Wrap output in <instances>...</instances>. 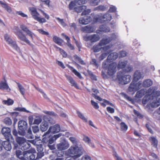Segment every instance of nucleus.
<instances>
[{
  "label": "nucleus",
  "instance_id": "nucleus-1",
  "mask_svg": "<svg viewBox=\"0 0 160 160\" xmlns=\"http://www.w3.org/2000/svg\"><path fill=\"white\" fill-rule=\"evenodd\" d=\"M118 57V54L116 52L110 53L108 56L107 59L104 61L102 64V68L107 69V74L105 72L102 71L101 75L104 79L108 78L112 76L117 71V63L116 62H112L109 64V62H111L115 60Z\"/></svg>",
  "mask_w": 160,
  "mask_h": 160
},
{
  "label": "nucleus",
  "instance_id": "nucleus-2",
  "mask_svg": "<svg viewBox=\"0 0 160 160\" xmlns=\"http://www.w3.org/2000/svg\"><path fill=\"white\" fill-rule=\"evenodd\" d=\"M82 154V148L78 146H72L66 152L65 155L68 157L72 156V158L75 160L80 157Z\"/></svg>",
  "mask_w": 160,
  "mask_h": 160
},
{
  "label": "nucleus",
  "instance_id": "nucleus-3",
  "mask_svg": "<svg viewBox=\"0 0 160 160\" xmlns=\"http://www.w3.org/2000/svg\"><path fill=\"white\" fill-rule=\"evenodd\" d=\"M13 30L14 34L16 35L18 39L26 42L30 46L32 45V44L30 43L29 40L27 38L26 35L23 33L22 31L19 29L18 27H15Z\"/></svg>",
  "mask_w": 160,
  "mask_h": 160
},
{
  "label": "nucleus",
  "instance_id": "nucleus-4",
  "mask_svg": "<svg viewBox=\"0 0 160 160\" xmlns=\"http://www.w3.org/2000/svg\"><path fill=\"white\" fill-rule=\"evenodd\" d=\"M29 12L32 16V18L40 23H43L46 22V19L43 18L39 17L40 14L37 12L36 8L29 7L28 8Z\"/></svg>",
  "mask_w": 160,
  "mask_h": 160
},
{
  "label": "nucleus",
  "instance_id": "nucleus-5",
  "mask_svg": "<svg viewBox=\"0 0 160 160\" xmlns=\"http://www.w3.org/2000/svg\"><path fill=\"white\" fill-rule=\"evenodd\" d=\"M117 78L119 83L125 85L129 83L131 80V77L129 75H124L122 72H119L117 75Z\"/></svg>",
  "mask_w": 160,
  "mask_h": 160
},
{
  "label": "nucleus",
  "instance_id": "nucleus-6",
  "mask_svg": "<svg viewBox=\"0 0 160 160\" xmlns=\"http://www.w3.org/2000/svg\"><path fill=\"white\" fill-rule=\"evenodd\" d=\"M36 152V150L33 148L23 152V156L22 157V160H34L35 159L34 153Z\"/></svg>",
  "mask_w": 160,
  "mask_h": 160
},
{
  "label": "nucleus",
  "instance_id": "nucleus-7",
  "mask_svg": "<svg viewBox=\"0 0 160 160\" xmlns=\"http://www.w3.org/2000/svg\"><path fill=\"white\" fill-rule=\"evenodd\" d=\"M60 130V126L58 124H56L53 126L50 127L48 130L43 135L42 138V141L43 142H46L47 140H46V136L49 134L50 132L52 133H55L58 132Z\"/></svg>",
  "mask_w": 160,
  "mask_h": 160
},
{
  "label": "nucleus",
  "instance_id": "nucleus-8",
  "mask_svg": "<svg viewBox=\"0 0 160 160\" xmlns=\"http://www.w3.org/2000/svg\"><path fill=\"white\" fill-rule=\"evenodd\" d=\"M19 130L18 133L20 135H26V131L28 128V124L27 122L24 120L19 121L18 123Z\"/></svg>",
  "mask_w": 160,
  "mask_h": 160
},
{
  "label": "nucleus",
  "instance_id": "nucleus-9",
  "mask_svg": "<svg viewBox=\"0 0 160 160\" xmlns=\"http://www.w3.org/2000/svg\"><path fill=\"white\" fill-rule=\"evenodd\" d=\"M136 82L132 80L128 88V91L130 92H135L139 90L142 86V83L139 82L137 83Z\"/></svg>",
  "mask_w": 160,
  "mask_h": 160
},
{
  "label": "nucleus",
  "instance_id": "nucleus-10",
  "mask_svg": "<svg viewBox=\"0 0 160 160\" xmlns=\"http://www.w3.org/2000/svg\"><path fill=\"white\" fill-rule=\"evenodd\" d=\"M118 36L114 33L111 34L110 36L106 38H103L99 42L101 45H104L109 43L112 41L115 40L117 38Z\"/></svg>",
  "mask_w": 160,
  "mask_h": 160
},
{
  "label": "nucleus",
  "instance_id": "nucleus-11",
  "mask_svg": "<svg viewBox=\"0 0 160 160\" xmlns=\"http://www.w3.org/2000/svg\"><path fill=\"white\" fill-rule=\"evenodd\" d=\"M57 148L59 151H60V154L58 152L57 154V156L59 157H61L63 156V152L62 151L68 148L69 147V144L67 142L61 143L57 144Z\"/></svg>",
  "mask_w": 160,
  "mask_h": 160
},
{
  "label": "nucleus",
  "instance_id": "nucleus-12",
  "mask_svg": "<svg viewBox=\"0 0 160 160\" xmlns=\"http://www.w3.org/2000/svg\"><path fill=\"white\" fill-rule=\"evenodd\" d=\"M4 37L5 40L8 42V44L11 46L14 49L17 51L20 50L16 42L13 41L10 38L8 34H5L4 35Z\"/></svg>",
  "mask_w": 160,
  "mask_h": 160
},
{
  "label": "nucleus",
  "instance_id": "nucleus-13",
  "mask_svg": "<svg viewBox=\"0 0 160 160\" xmlns=\"http://www.w3.org/2000/svg\"><path fill=\"white\" fill-rule=\"evenodd\" d=\"M4 37L5 40L8 42V44L11 46L14 49L17 51L20 50L16 42L13 41L10 38L8 34H5L4 35Z\"/></svg>",
  "mask_w": 160,
  "mask_h": 160
},
{
  "label": "nucleus",
  "instance_id": "nucleus-14",
  "mask_svg": "<svg viewBox=\"0 0 160 160\" xmlns=\"http://www.w3.org/2000/svg\"><path fill=\"white\" fill-rule=\"evenodd\" d=\"M102 45L99 44V42L98 44H95L92 48V50L94 52H98L102 49L104 52H106L107 50L109 49L112 46L108 45L106 46L103 47H102Z\"/></svg>",
  "mask_w": 160,
  "mask_h": 160
},
{
  "label": "nucleus",
  "instance_id": "nucleus-15",
  "mask_svg": "<svg viewBox=\"0 0 160 160\" xmlns=\"http://www.w3.org/2000/svg\"><path fill=\"white\" fill-rule=\"evenodd\" d=\"M2 132L6 140H9L12 138L10 128L8 127H3L2 130Z\"/></svg>",
  "mask_w": 160,
  "mask_h": 160
},
{
  "label": "nucleus",
  "instance_id": "nucleus-16",
  "mask_svg": "<svg viewBox=\"0 0 160 160\" xmlns=\"http://www.w3.org/2000/svg\"><path fill=\"white\" fill-rule=\"evenodd\" d=\"M100 39L99 36L97 34H93L86 37L85 38V41H89L92 43L96 42Z\"/></svg>",
  "mask_w": 160,
  "mask_h": 160
},
{
  "label": "nucleus",
  "instance_id": "nucleus-17",
  "mask_svg": "<svg viewBox=\"0 0 160 160\" xmlns=\"http://www.w3.org/2000/svg\"><path fill=\"white\" fill-rule=\"evenodd\" d=\"M148 93L150 97H151V99H156L158 97L160 96V92L159 91H155L153 90L151 88H149L148 91Z\"/></svg>",
  "mask_w": 160,
  "mask_h": 160
},
{
  "label": "nucleus",
  "instance_id": "nucleus-18",
  "mask_svg": "<svg viewBox=\"0 0 160 160\" xmlns=\"http://www.w3.org/2000/svg\"><path fill=\"white\" fill-rule=\"evenodd\" d=\"M92 95L95 98L98 100V101H101L102 100L103 101L104 103H101V105L103 107H106V105L105 103L109 105L112 106H114V105L112 103H111L109 101L105 99L102 100L100 97L97 96L96 94L92 93Z\"/></svg>",
  "mask_w": 160,
  "mask_h": 160
},
{
  "label": "nucleus",
  "instance_id": "nucleus-19",
  "mask_svg": "<svg viewBox=\"0 0 160 160\" xmlns=\"http://www.w3.org/2000/svg\"><path fill=\"white\" fill-rule=\"evenodd\" d=\"M7 140V141H3L2 142V145L0 147V151L2 150L3 148L7 151H10L11 149L12 146L9 142L10 139Z\"/></svg>",
  "mask_w": 160,
  "mask_h": 160
},
{
  "label": "nucleus",
  "instance_id": "nucleus-20",
  "mask_svg": "<svg viewBox=\"0 0 160 160\" xmlns=\"http://www.w3.org/2000/svg\"><path fill=\"white\" fill-rule=\"evenodd\" d=\"M20 28L22 30L26 33V35L30 36L32 40H33V35L34 34L26 26L24 25H21L20 26Z\"/></svg>",
  "mask_w": 160,
  "mask_h": 160
},
{
  "label": "nucleus",
  "instance_id": "nucleus-21",
  "mask_svg": "<svg viewBox=\"0 0 160 160\" xmlns=\"http://www.w3.org/2000/svg\"><path fill=\"white\" fill-rule=\"evenodd\" d=\"M96 28L94 26L91 25H88L81 28V30L85 32L91 33L94 32Z\"/></svg>",
  "mask_w": 160,
  "mask_h": 160
},
{
  "label": "nucleus",
  "instance_id": "nucleus-22",
  "mask_svg": "<svg viewBox=\"0 0 160 160\" xmlns=\"http://www.w3.org/2000/svg\"><path fill=\"white\" fill-rule=\"evenodd\" d=\"M110 31V28L107 25L103 24L100 25L99 27V29L97 30L96 32L97 33H100V32H109Z\"/></svg>",
  "mask_w": 160,
  "mask_h": 160
},
{
  "label": "nucleus",
  "instance_id": "nucleus-23",
  "mask_svg": "<svg viewBox=\"0 0 160 160\" xmlns=\"http://www.w3.org/2000/svg\"><path fill=\"white\" fill-rule=\"evenodd\" d=\"M92 20L91 17L85 16L83 18H81L79 19V22L82 24H87L89 23Z\"/></svg>",
  "mask_w": 160,
  "mask_h": 160
},
{
  "label": "nucleus",
  "instance_id": "nucleus-24",
  "mask_svg": "<svg viewBox=\"0 0 160 160\" xmlns=\"http://www.w3.org/2000/svg\"><path fill=\"white\" fill-rule=\"evenodd\" d=\"M101 23L108 22L112 19L111 15L108 13H106L103 15H101Z\"/></svg>",
  "mask_w": 160,
  "mask_h": 160
},
{
  "label": "nucleus",
  "instance_id": "nucleus-25",
  "mask_svg": "<svg viewBox=\"0 0 160 160\" xmlns=\"http://www.w3.org/2000/svg\"><path fill=\"white\" fill-rule=\"evenodd\" d=\"M65 76L67 78V80L70 83L71 86L74 87L76 89H79V87L77 84L76 82L75 81L72 77L67 75H65Z\"/></svg>",
  "mask_w": 160,
  "mask_h": 160
},
{
  "label": "nucleus",
  "instance_id": "nucleus-26",
  "mask_svg": "<svg viewBox=\"0 0 160 160\" xmlns=\"http://www.w3.org/2000/svg\"><path fill=\"white\" fill-rule=\"evenodd\" d=\"M142 73L139 70L136 71L134 73L133 80L137 82L142 77Z\"/></svg>",
  "mask_w": 160,
  "mask_h": 160
},
{
  "label": "nucleus",
  "instance_id": "nucleus-27",
  "mask_svg": "<svg viewBox=\"0 0 160 160\" xmlns=\"http://www.w3.org/2000/svg\"><path fill=\"white\" fill-rule=\"evenodd\" d=\"M62 35L64 37L66 40H67L66 44L71 50H74L75 48L73 45H72L70 42V38L67 35L64 34V33L62 34Z\"/></svg>",
  "mask_w": 160,
  "mask_h": 160
},
{
  "label": "nucleus",
  "instance_id": "nucleus-28",
  "mask_svg": "<svg viewBox=\"0 0 160 160\" xmlns=\"http://www.w3.org/2000/svg\"><path fill=\"white\" fill-rule=\"evenodd\" d=\"M128 62L127 61H120L119 62L117 66L118 68V70L122 69H125L128 64Z\"/></svg>",
  "mask_w": 160,
  "mask_h": 160
},
{
  "label": "nucleus",
  "instance_id": "nucleus-29",
  "mask_svg": "<svg viewBox=\"0 0 160 160\" xmlns=\"http://www.w3.org/2000/svg\"><path fill=\"white\" fill-rule=\"evenodd\" d=\"M68 68L73 72L74 74L77 76L80 79H82V78L81 74L78 72L73 67L70 66L69 65L68 66Z\"/></svg>",
  "mask_w": 160,
  "mask_h": 160
},
{
  "label": "nucleus",
  "instance_id": "nucleus-30",
  "mask_svg": "<svg viewBox=\"0 0 160 160\" xmlns=\"http://www.w3.org/2000/svg\"><path fill=\"white\" fill-rule=\"evenodd\" d=\"M149 140L151 142L152 145L156 148H157L158 141L156 138L153 137H150Z\"/></svg>",
  "mask_w": 160,
  "mask_h": 160
},
{
  "label": "nucleus",
  "instance_id": "nucleus-31",
  "mask_svg": "<svg viewBox=\"0 0 160 160\" xmlns=\"http://www.w3.org/2000/svg\"><path fill=\"white\" fill-rule=\"evenodd\" d=\"M48 128V122H43L40 126V130L42 132L46 131Z\"/></svg>",
  "mask_w": 160,
  "mask_h": 160
},
{
  "label": "nucleus",
  "instance_id": "nucleus-32",
  "mask_svg": "<svg viewBox=\"0 0 160 160\" xmlns=\"http://www.w3.org/2000/svg\"><path fill=\"white\" fill-rule=\"evenodd\" d=\"M78 6H79L77 0L72 1L69 4L68 7L70 10L75 9Z\"/></svg>",
  "mask_w": 160,
  "mask_h": 160
},
{
  "label": "nucleus",
  "instance_id": "nucleus-33",
  "mask_svg": "<svg viewBox=\"0 0 160 160\" xmlns=\"http://www.w3.org/2000/svg\"><path fill=\"white\" fill-rule=\"evenodd\" d=\"M0 4L2 5V7L8 12L10 13L12 12V9L11 8L8 6L7 4L0 1Z\"/></svg>",
  "mask_w": 160,
  "mask_h": 160
},
{
  "label": "nucleus",
  "instance_id": "nucleus-34",
  "mask_svg": "<svg viewBox=\"0 0 160 160\" xmlns=\"http://www.w3.org/2000/svg\"><path fill=\"white\" fill-rule=\"evenodd\" d=\"M16 141L21 146L27 141L25 138L20 137H18L16 138Z\"/></svg>",
  "mask_w": 160,
  "mask_h": 160
},
{
  "label": "nucleus",
  "instance_id": "nucleus-35",
  "mask_svg": "<svg viewBox=\"0 0 160 160\" xmlns=\"http://www.w3.org/2000/svg\"><path fill=\"white\" fill-rule=\"evenodd\" d=\"M152 84V81L150 79H148L144 80L142 83V86L144 87H149Z\"/></svg>",
  "mask_w": 160,
  "mask_h": 160
},
{
  "label": "nucleus",
  "instance_id": "nucleus-36",
  "mask_svg": "<svg viewBox=\"0 0 160 160\" xmlns=\"http://www.w3.org/2000/svg\"><path fill=\"white\" fill-rule=\"evenodd\" d=\"M145 92V91L144 89H142L137 92L135 97L138 98H141L144 96Z\"/></svg>",
  "mask_w": 160,
  "mask_h": 160
},
{
  "label": "nucleus",
  "instance_id": "nucleus-37",
  "mask_svg": "<svg viewBox=\"0 0 160 160\" xmlns=\"http://www.w3.org/2000/svg\"><path fill=\"white\" fill-rule=\"evenodd\" d=\"M16 83L18 85L20 92L23 96H24L25 92V89L19 83L16 82Z\"/></svg>",
  "mask_w": 160,
  "mask_h": 160
},
{
  "label": "nucleus",
  "instance_id": "nucleus-38",
  "mask_svg": "<svg viewBox=\"0 0 160 160\" xmlns=\"http://www.w3.org/2000/svg\"><path fill=\"white\" fill-rule=\"evenodd\" d=\"M53 42L59 45H61L63 42L62 39L56 36H54L53 38Z\"/></svg>",
  "mask_w": 160,
  "mask_h": 160
},
{
  "label": "nucleus",
  "instance_id": "nucleus-39",
  "mask_svg": "<svg viewBox=\"0 0 160 160\" xmlns=\"http://www.w3.org/2000/svg\"><path fill=\"white\" fill-rule=\"evenodd\" d=\"M112 51L109 49L106 52V53H102L99 57V59L100 61H101L103 60L108 55V54L112 52Z\"/></svg>",
  "mask_w": 160,
  "mask_h": 160
},
{
  "label": "nucleus",
  "instance_id": "nucleus-40",
  "mask_svg": "<svg viewBox=\"0 0 160 160\" xmlns=\"http://www.w3.org/2000/svg\"><path fill=\"white\" fill-rule=\"evenodd\" d=\"M8 89L10 90L8 84L6 83V80H5L4 82H2L0 84V89L8 90Z\"/></svg>",
  "mask_w": 160,
  "mask_h": 160
},
{
  "label": "nucleus",
  "instance_id": "nucleus-41",
  "mask_svg": "<svg viewBox=\"0 0 160 160\" xmlns=\"http://www.w3.org/2000/svg\"><path fill=\"white\" fill-rule=\"evenodd\" d=\"M74 57L75 60L78 61L79 63L82 65H85L86 63L82 59L77 55L74 56Z\"/></svg>",
  "mask_w": 160,
  "mask_h": 160
},
{
  "label": "nucleus",
  "instance_id": "nucleus-42",
  "mask_svg": "<svg viewBox=\"0 0 160 160\" xmlns=\"http://www.w3.org/2000/svg\"><path fill=\"white\" fill-rule=\"evenodd\" d=\"M30 147V143L26 141L21 146V149L22 150H25L29 148Z\"/></svg>",
  "mask_w": 160,
  "mask_h": 160
},
{
  "label": "nucleus",
  "instance_id": "nucleus-43",
  "mask_svg": "<svg viewBox=\"0 0 160 160\" xmlns=\"http://www.w3.org/2000/svg\"><path fill=\"white\" fill-rule=\"evenodd\" d=\"M54 47L55 48L58 49L59 51L61 54L62 55L63 57L66 58L67 57V53L63 50L60 48L58 47L56 45H54Z\"/></svg>",
  "mask_w": 160,
  "mask_h": 160
},
{
  "label": "nucleus",
  "instance_id": "nucleus-44",
  "mask_svg": "<svg viewBox=\"0 0 160 160\" xmlns=\"http://www.w3.org/2000/svg\"><path fill=\"white\" fill-rule=\"evenodd\" d=\"M13 103V101L10 98L8 99L7 100H4L2 101L3 104L7 105L8 106L12 105Z\"/></svg>",
  "mask_w": 160,
  "mask_h": 160
},
{
  "label": "nucleus",
  "instance_id": "nucleus-45",
  "mask_svg": "<svg viewBox=\"0 0 160 160\" xmlns=\"http://www.w3.org/2000/svg\"><path fill=\"white\" fill-rule=\"evenodd\" d=\"M26 137L28 138L33 139L34 138V136L32 134V132L30 128L28 129Z\"/></svg>",
  "mask_w": 160,
  "mask_h": 160
},
{
  "label": "nucleus",
  "instance_id": "nucleus-46",
  "mask_svg": "<svg viewBox=\"0 0 160 160\" xmlns=\"http://www.w3.org/2000/svg\"><path fill=\"white\" fill-rule=\"evenodd\" d=\"M120 128L122 131L126 132L128 129V126L123 122L120 123Z\"/></svg>",
  "mask_w": 160,
  "mask_h": 160
},
{
  "label": "nucleus",
  "instance_id": "nucleus-47",
  "mask_svg": "<svg viewBox=\"0 0 160 160\" xmlns=\"http://www.w3.org/2000/svg\"><path fill=\"white\" fill-rule=\"evenodd\" d=\"M159 105H160V98L158 101L153 102L151 104V106L152 108L157 107Z\"/></svg>",
  "mask_w": 160,
  "mask_h": 160
},
{
  "label": "nucleus",
  "instance_id": "nucleus-48",
  "mask_svg": "<svg viewBox=\"0 0 160 160\" xmlns=\"http://www.w3.org/2000/svg\"><path fill=\"white\" fill-rule=\"evenodd\" d=\"M77 112L79 117L82 119L83 122H87V119L84 117L82 113L78 111H77Z\"/></svg>",
  "mask_w": 160,
  "mask_h": 160
},
{
  "label": "nucleus",
  "instance_id": "nucleus-49",
  "mask_svg": "<svg viewBox=\"0 0 160 160\" xmlns=\"http://www.w3.org/2000/svg\"><path fill=\"white\" fill-rule=\"evenodd\" d=\"M69 140L75 146H78V141L76 138L72 137H71L69 138Z\"/></svg>",
  "mask_w": 160,
  "mask_h": 160
},
{
  "label": "nucleus",
  "instance_id": "nucleus-50",
  "mask_svg": "<svg viewBox=\"0 0 160 160\" xmlns=\"http://www.w3.org/2000/svg\"><path fill=\"white\" fill-rule=\"evenodd\" d=\"M4 122L7 125L10 126L12 124V121L9 118L6 117L4 120Z\"/></svg>",
  "mask_w": 160,
  "mask_h": 160
},
{
  "label": "nucleus",
  "instance_id": "nucleus-51",
  "mask_svg": "<svg viewBox=\"0 0 160 160\" xmlns=\"http://www.w3.org/2000/svg\"><path fill=\"white\" fill-rule=\"evenodd\" d=\"M90 4L92 6H96L100 2L101 0H89Z\"/></svg>",
  "mask_w": 160,
  "mask_h": 160
},
{
  "label": "nucleus",
  "instance_id": "nucleus-52",
  "mask_svg": "<svg viewBox=\"0 0 160 160\" xmlns=\"http://www.w3.org/2000/svg\"><path fill=\"white\" fill-rule=\"evenodd\" d=\"M87 72L88 75L92 79L96 81L97 80V78L96 76L93 74L92 72L89 70H88L87 71Z\"/></svg>",
  "mask_w": 160,
  "mask_h": 160
},
{
  "label": "nucleus",
  "instance_id": "nucleus-53",
  "mask_svg": "<svg viewBox=\"0 0 160 160\" xmlns=\"http://www.w3.org/2000/svg\"><path fill=\"white\" fill-rule=\"evenodd\" d=\"M133 70V68L131 66L128 65L126 68L123 69V71L126 72H129Z\"/></svg>",
  "mask_w": 160,
  "mask_h": 160
},
{
  "label": "nucleus",
  "instance_id": "nucleus-54",
  "mask_svg": "<svg viewBox=\"0 0 160 160\" xmlns=\"http://www.w3.org/2000/svg\"><path fill=\"white\" fill-rule=\"evenodd\" d=\"M95 10L104 11L106 10V8L103 5H99L95 8Z\"/></svg>",
  "mask_w": 160,
  "mask_h": 160
},
{
  "label": "nucleus",
  "instance_id": "nucleus-55",
  "mask_svg": "<svg viewBox=\"0 0 160 160\" xmlns=\"http://www.w3.org/2000/svg\"><path fill=\"white\" fill-rule=\"evenodd\" d=\"M49 136L48 134L46 136V140H47V141L46 142H46L48 141V143L50 144H51L52 143L54 142L55 141V140H54V138L53 137H52L51 138H50L49 140H48V139H47V138H48Z\"/></svg>",
  "mask_w": 160,
  "mask_h": 160
},
{
  "label": "nucleus",
  "instance_id": "nucleus-56",
  "mask_svg": "<svg viewBox=\"0 0 160 160\" xmlns=\"http://www.w3.org/2000/svg\"><path fill=\"white\" fill-rule=\"evenodd\" d=\"M133 112L134 114L138 118H142L143 117V115L140 113L138 111L136 110H133Z\"/></svg>",
  "mask_w": 160,
  "mask_h": 160
},
{
  "label": "nucleus",
  "instance_id": "nucleus-57",
  "mask_svg": "<svg viewBox=\"0 0 160 160\" xmlns=\"http://www.w3.org/2000/svg\"><path fill=\"white\" fill-rule=\"evenodd\" d=\"M43 112L47 115H48L53 117H55L57 115V114L53 111H44Z\"/></svg>",
  "mask_w": 160,
  "mask_h": 160
},
{
  "label": "nucleus",
  "instance_id": "nucleus-58",
  "mask_svg": "<svg viewBox=\"0 0 160 160\" xmlns=\"http://www.w3.org/2000/svg\"><path fill=\"white\" fill-rule=\"evenodd\" d=\"M149 96H145L142 100V103L144 105H145L148 101L149 98H150Z\"/></svg>",
  "mask_w": 160,
  "mask_h": 160
},
{
  "label": "nucleus",
  "instance_id": "nucleus-59",
  "mask_svg": "<svg viewBox=\"0 0 160 160\" xmlns=\"http://www.w3.org/2000/svg\"><path fill=\"white\" fill-rule=\"evenodd\" d=\"M56 18L62 26L64 27L66 26V24L63 19H60L58 17Z\"/></svg>",
  "mask_w": 160,
  "mask_h": 160
},
{
  "label": "nucleus",
  "instance_id": "nucleus-60",
  "mask_svg": "<svg viewBox=\"0 0 160 160\" xmlns=\"http://www.w3.org/2000/svg\"><path fill=\"white\" fill-rule=\"evenodd\" d=\"M42 120L41 118L38 117L34 120L33 124L38 125L41 122Z\"/></svg>",
  "mask_w": 160,
  "mask_h": 160
},
{
  "label": "nucleus",
  "instance_id": "nucleus-61",
  "mask_svg": "<svg viewBox=\"0 0 160 160\" xmlns=\"http://www.w3.org/2000/svg\"><path fill=\"white\" fill-rule=\"evenodd\" d=\"M91 103L92 106L95 109H98L99 108V106L98 103L92 100H91Z\"/></svg>",
  "mask_w": 160,
  "mask_h": 160
},
{
  "label": "nucleus",
  "instance_id": "nucleus-62",
  "mask_svg": "<svg viewBox=\"0 0 160 160\" xmlns=\"http://www.w3.org/2000/svg\"><path fill=\"white\" fill-rule=\"evenodd\" d=\"M91 63L95 66L97 68H98V67L99 65L95 59H92Z\"/></svg>",
  "mask_w": 160,
  "mask_h": 160
},
{
  "label": "nucleus",
  "instance_id": "nucleus-63",
  "mask_svg": "<svg viewBox=\"0 0 160 160\" xmlns=\"http://www.w3.org/2000/svg\"><path fill=\"white\" fill-rule=\"evenodd\" d=\"M101 16H98V17H95L93 19V21L95 23L99 22L101 23Z\"/></svg>",
  "mask_w": 160,
  "mask_h": 160
},
{
  "label": "nucleus",
  "instance_id": "nucleus-64",
  "mask_svg": "<svg viewBox=\"0 0 160 160\" xmlns=\"http://www.w3.org/2000/svg\"><path fill=\"white\" fill-rule=\"evenodd\" d=\"M78 6L75 9V11L77 12H80L82 11L83 6L82 5Z\"/></svg>",
  "mask_w": 160,
  "mask_h": 160
}]
</instances>
